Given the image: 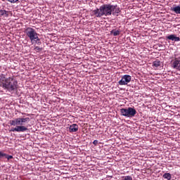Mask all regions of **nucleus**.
Segmentation results:
<instances>
[{
	"mask_svg": "<svg viewBox=\"0 0 180 180\" xmlns=\"http://www.w3.org/2000/svg\"><path fill=\"white\" fill-rule=\"evenodd\" d=\"M120 13V8L117 5H112L110 4H103L99 8H96L92 11V15L96 18H102V16H117Z\"/></svg>",
	"mask_w": 180,
	"mask_h": 180,
	"instance_id": "obj_1",
	"label": "nucleus"
},
{
	"mask_svg": "<svg viewBox=\"0 0 180 180\" xmlns=\"http://www.w3.org/2000/svg\"><path fill=\"white\" fill-rule=\"evenodd\" d=\"M30 122V117L25 118H15L14 120H10V126H15V127L11 128L10 131H17V133H25V131H27L29 129L27 127L23 126L24 123H29Z\"/></svg>",
	"mask_w": 180,
	"mask_h": 180,
	"instance_id": "obj_2",
	"label": "nucleus"
},
{
	"mask_svg": "<svg viewBox=\"0 0 180 180\" xmlns=\"http://www.w3.org/2000/svg\"><path fill=\"white\" fill-rule=\"evenodd\" d=\"M2 88L8 89L9 92L16 91V89H18V81L13 79V77H8L3 83Z\"/></svg>",
	"mask_w": 180,
	"mask_h": 180,
	"instance_id": "obj_3",
	"label": "nucleus"
},
{
	"mask_svg": "<svg viewBox=\"0 0 180 180\" xmlns=\"http://www.w3.org/2000/svg\"><path fill=\"white\" fill-rule=\"evenodd\" d=\"M25 34L29 37L31 41H40V38H39V34L32 27H28L25 30Z\"/></svg>",
	"mask_w": 180,
	"mask_h": 180,
	"instance_id": "obj_4",
	"label": "nucleus"
},
{
	"mask_svg": "<svg viewBox=\"0 0 180 180\" xmlns=\"http://www.w3.org/2000/svg\"><path fill=\"white\" fill-rule=\"evenodd\" d=\"M137 111L134 108L129 107L128 108H121L120 115L124 116V117H134Z\"/></svg>",
	"mask_w": 180,
	"mask_h": 180,
	"instance_id": "obj_5",
	"label": "nucleus"
},
{
	"mask_svg": "<svg viewBox=\"0 0 180 180\" xmlns=\"http://www.w3.org/2000/svg\"><path fill=\"white\" fill-rule=\"evenodd\" d=\"M130 81H131V76L129 75H124L122 77L121 80L118 82V84L119 85H127Z\"/></svg>",
	"mask_w": 180,
	"mask_h": 180,
	"instance_id": "obj_6",
	"label": "nucleus"
},
{
	"mask_svg": "<svg viewBox=\"0 0 180 180\" xmlns=\"http://www.w3.org/2000/svg\"><path fill=\"white\" fill-rule=\"evenodd\" d=\"M172 67L174 70H177L178 71H180V58H174L172 64Z\"/></svg>",
	"mask_w": 180,
	"mask_h": 180,
	"instance_id": "obj_7",
	"label": "nucleus"
},
{
	"mask_svg": "<svg viewBox=\"0 0 180 180\" xmlns=\"http://www.w3.org/2000/svg\"><path fill=\"white\" fill-rule=\"evenodd\" d=\"M167 40H172V41H180L179 37H176L175 34H170L166 37Z\"/></svg>",
	"mask_w": 180,
	"mask_h": 180,
	"instance_id": "obj_8",
	"label": "nucleus"
},
{
	"mask_svg": "<svg viewBox=\"0 0 180 180\" xmlns=\"http://www.w3.org/2000/svg\"><path fill=\"white\" fill-rule=\"evenodd\" d=\"M69 131L70 133H75L78 131V124H71L69 127Z\"/></svg>",
	"mask_w": 180,
	"mask_h": 180,
	"instance_id": "obj_9",
	"label": "nucleus"
},
{
	"mask_svg": "<svg viewBox=\"0 0 180 180\" xmlns=\"http://www.w3.org/2000/svg\"><path fill=\"white\" fill-rule=\"evenodd\" d=\"M170 11H172V12H174V13H176L177 15H180V5L174 6L170 8Z\"/></svg>",
	"mask_w": 180,
	"mask_h": 180,
	"instance_id": "obj_10",
	"label": "nucleus"
},
{
	"mask_svg": "<svg viewBox=\"0 0 180 180\" xmlns=\"http://www.w3.org/2000/svg\"><path fill=\"white\" fill-rule=\"evenodd\" d=\"M0 16H5L8 18L9 16V11H6V10H0Z\"/></svg>",
	"mask_w": 180,
	"mask_h": 180,
	"instance_id": "obj_11",
	"label": "nucleus"
},
{
	"mask_svg": "<svg viewBox=\"0 0 180 180\" xmlns=\"http://www.w3.org/2000/svg\"><path fill=\"white\" fill-rule=\"evenodd\" d=\"M6 75L1 74L0 75V82L2 85V86H4V82H5V81L6 80Z\"/></svg>",
	"mask_w": 180,
	"mask_h": 180,
	"instance_id": "obj_12",
	"label": "nucleus"
},
{
	"mask_svg": "<svg viewBox=\"0 0 180 180\" xmlns=\"http://www.w3.org/2000/svg\"><path fill=\"white\" fill-rule=\"evenodd\" d=\"M161 65V61L159 60H156L153 63V67H155V68H158Z\"/></svg>",
	"mask_w": 180,
	"mask_h": 180,
	"instance_id": "obj_13",
	"label": "nucleus"
},
{
	"mask_svg": "<svg viewBox=\"0 0 180 180\" xmlns=\"http://www.w3.org/2000/svg\"><path fill=\"white\" fill-rule=\"evenodd\" d=\"M111 34H113V36H119L120 34V30H112L110 32Z\"/></svg>",
	"mask_w": 180,
	"mask_h": 180,
	"instance_id": "obj_14",
	"label": "nucleus"
},
{
	"mask_svg": "<svg viewBox=\"0 0 180 180\" xmlns=\"http://www.w3.org/2000/svg\"><path fill=\"white\" fill-rule=\"evenodd\" d=\"M163 178L165 179H167V180H171V179L172 178V176H171V174L169 173H165L163 174Z\"/></svg>",
	"mask_w": 180,
	"mask_h": 180,
	"instance_id": "obj_15",
	"label": "nucleus"
},
{
	"mask_svg": "<svg viewBox=\"0 0 180 180\" xmlns=\"http://www.w3.org/2000/svg\"><path fill=\"white\" fill-rule=\"evenodd\" d=\"M4 158H7L8 160H12V158H13V156L4 153Z\"/></svg>",
	"mask_w": 180,
	"mask_h": 180,
	"instance_id": "obj_16",
	"label": "nucleus"
},
{
	"mask_svg": "<svg viewBox=\"0 0 180 180\" xmlns=\"http://www.w3.org/2000/svg\"><path fill=\"white\" fill-rule=\"evenodd\" d=\"M3 2H4L5 0H1ZM7 2H10V4H16L19 0H6Z\"/></svg>",
	"mask_w": 180,
	"mask_h": 180,
	"instance_id": "obj_17",
	"label": "nucleus"
},
{
	"mask_svg": "<svg viewBox=\"0 0 180 180\" xmlns=\"http://www.w3.org/2000/svg\"><path fill=\"white\" fill-rule=\"evenodd\" d=\"M123 180H133V178L131 176H125L123 177Z\"/></svg>",
	"mask_w": 180,
	"mask_h": 180,
	"instance_id": "obj_18",
	"label": "nucleus"
},
{
	"mask_svg": "<svg viewBox=\"0 0 180 180\" xmlns=\"http://www.w3.org/2000/svg\"><path fill=\"white\" fill-rule=\"evenodd\" d=\"M2 158H5V153L0 151V160Z\"/></svg>",
	"mask_w": 180,
	"mask_h": 180,
	"instance_id": "obj_19",
	"label": "nucleus"
},
{
	"mask_svg": "<svg viewBox=\"0 0 180 180\" xmlns=\"http://www.w3.org/2000/svg\"><path fill=\"white\" fill-rule=\"evenodd\" d=\"M34 50H35V51H41V48H40V47H39V46H36V47L34 48Z\"/></svg>",
	"mask_w": 180,
	"mask_h": 180,
	"instance_id": "obj_20",
	"label": "nucleus"
},
{
	"mask_svg": "<svg viewBox=\"0 0 180 180\" xmlns=\"http://www.w3.org/2000/svg\"><path fill=\"white\" fill-rule=\"evenodd\" d=\"M93 144H94V146H96V145L98 144V140H94V141H93Z\"/></svg>",
	"mask_w": 180,
	"mask_h": 180,
	"instance_id": "obj_21",
	"label": "nucleus"
},
{
	"mask_svg": "<svg viewBox=\"0 0 180 180\" xmlns=\"http://www.w3.org/2000/svg\"><path fill=\"white\" fill-rule=\"evenodd\" d=\"M36 43H37V44H41V42L40 41V39H39V41H36Z\"/></svg>",
	"mask_w": 180,
	"mask_h": 180,
	"instance_id": "obj_22",
	"label": "nucleus"
}]
</instances>
